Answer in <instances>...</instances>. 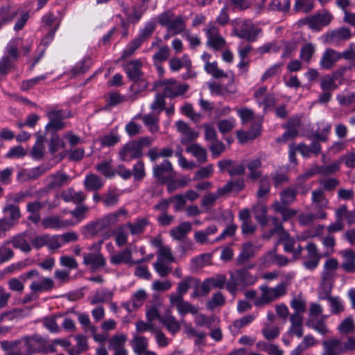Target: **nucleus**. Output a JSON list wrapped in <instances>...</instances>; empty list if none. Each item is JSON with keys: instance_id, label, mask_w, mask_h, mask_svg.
<instances>
[{"instance_id": "obj_1", "label": "nucleus", "mask_w": 355, "mask_h": 355, "mask_svg": "<svg viewBox=\"0 0 355 355\" xmlns=\"http://www.w3.org/2000/svg\"><path fill=\"white\" fill-rule=\"evenodd\" d=\"M237 114L241 119L242 124L252 123V126L248 131H239L237 137L239 141L242 143H246L249 140H252L261 134V120L255 117L253 111L247 107H243L237 110Z\"/></svg>"}, {"instance_id": "obj_2", "label": "nucleus", "mask_w": 355, "mask_h": 355, "mask_svg": "<svg viewBox=\"0 0 355 355\" xmlns=\"http://www.w3.org/2000/svg\"><path fill=\"white\" fill-rule=\"evenodd\" d=\"M327 315L323 314V307L317 302H311L309 308V318L306 321L308 327L313 329L322 336L330 333V330L325 322Z\"/></svg>"}, {"instance_id": "obj_3", "label": "nucleus", "mask_w": 355, "mask_h": 355, "mask_svg": "<svg viewBox=\"0 0 355 355\" xmlns=\"http://www.w3.org/2000/svg\"><path fill=\"white\" fill-rule=\"evenodd\" d=\"M258 277L251 275L248 270H238L235 272L232 273L230 278L227 283V290L234 293L238 286H245L252 285L257 282Z\"/></svg>"}, {"instance_id": "obj_4", "label": "nucleus", "mask_w": 355, "mask_h": 355, "mask_svg": "<svg viewBox=\"0 0 355 355\" xmlns=\"http://www.w3.org/2000/svg\"><path fill=\"white\" fill-rule=\"evenodd\" d=\"M261 31V30L255 26L251 20H242L237 23L233 33L239 38L245 39L248 42H254Z\"/></svg>"}, {"instance_id": "obj_5", "label": "nucleus", "mask_w": 355, "mask_h": 355, "mask_svg": "<svg viewBox=\"0 0 355 355\" xmlns=\"http://www.w3.org/2000/svg\"><path fill=\"white\" fill-rule=\"evenodd\" d=\"M15 344L19 346L26 355H33L37 352H40L43 338L38 335H35L31 337H24L15 341Z\"/></svg>"}, {"instance_id": "obj_6", "label": "nucleus", "mask_w": 355, "mask_h": 355, "mask_svg": "<svg viewBox=\"0 0 355 355\" xmlns=\"http://www.w3.org/2000/svg\"><path fill=\"white\" fill-rule=\"evenodd\" d=\"M311 201L316 210V217L318 219L326 218L327 214L325 209L329 207V200L325 197L324 192L320 189L313 191Z\"/></svg>"}, {"instance_id": "obj_7", "label": "nucleus", "mask_w": 355, "mask_h": 355, "mask_svg": "<svg viewBox=\"0 0 355 355\" xmlns=\"http://www.w3.org/2000/svg\"><path fill=\"white\" fill-rule=\"evenodd\" d=\"M352 33L349 28L342 27L330 32H327L321 37L324 42H328L332 45H339L342 42L351 38Z\"/></svg>"}, {"instance_id": "obj_8", "label": "nucleus", "mask_w": 355, "mask_h": 355, "mask_svg": "<svg viewBox=\"0 0 355 355\" xmlns=\"http://www.w3.org/2000/svg\"><path fill=\"white\" fill-rule=\"evenodd\" d=\"M205 33L207 37V44L209 46L216 51L225 46V40L219 35L218 29L214 23L208 24Z\"/></svg>"}, {"instance_id": "obj_9", "label": "nucleus", "mask_w": 355, "mask_h": 355, "mask_svg": "<svg viewBox=\"0 0 355 355\" xmlns=\"http://www.w3.org/2000/svg\"><path fill=\"white\" fill-rule=\"evenodd\" d=\"M279 242L284 245V251L291 253L294 259H298L301 257L303 248L300 245H296V240L291 237L286 232L281 231Z\"/></svg>"}, {"instance_id": "obj_10", "label": "nucleus", "mask_w": 355, "mask_h": 355, "mask_svg": "<svg viewBox=\"0 0 355 355\" xmlns=\"http://www.w3.org/2000/svg\"><path fill=\"white\" fill-rule=\"evenodd\" d=\"M119 157L122 161L130 162L132 159L139 158L143 155L140 145L136 141L125 144L119 150Z\"/></svg>"}, {"instance_id": "obj_11", "label": "nucleus", "mask_w": 355, "mask_h": 355, "mask_svg": "<svg viewBox=\"0 0 355 355\" xmlns=\"http://www.w3.org/2000/svg\"><path fill=\"white\" fill-rule=\"evenodd\" d=\"M169 298L171 305L176 307L178 313L181 316H184L187 313L194 315L198 313V308L192 305L191 303L184 301L183 300V297L181 295L171 294Z\"/></svg>"}, {"instance_id": "obj_12", "label": "nucleus", "mask_w": 355, "mask_h": 355, "mask_svg": "<svg viewBox=\"0 0 355 355\" xmlns=\"http://www.w3.org/2000/svg\"><path fill=\"white\" fill-rule=\"evenodd\" d=\"M163 94L165 97L173 98L186 92L188 86L186 84L178 83L174 79H169L163 83Z\"/></svg>"}, {"instance_id": "obj_13", "label": "nucleus", "mask_w": 355, "mask_h": 355, "mask_svg": "<svg viewBox=\"0 0 355 355\" xmlns=\"http://www.w3.org/2000/svg\"><path fill=\"white\" fill-rule=\"evenodd\" d=\"M332 19L333 17L330 12L323 11L318 15L308 17L306 20L310 28L319 31L322 27L328 26Z\"/></svg>"}, {"instance_id": "obj_14", "label": "nucleus", "mask_w": 355, "mask_h": 355, "mask_svg": "<svg viewBox=\"0 0 355 355\" xmlns=\"http://www.w3.org/2000/svg\"><path fill=\"white\" fill-rule=\"evenodd\" d=\"M342 58V54L332 49H326L322 53L320 60V67L321 69L329 70L339 61Z\"/></svg>"}, {"instance_id": "obj_15", "label": "nucleus", "mask_w": 355, "mask_h": 355, "mask_svg": "<svg viewBox=\"0 0 355 355\" xmlns=\"http://www.w3.org/2000/svg\"><path fill=\"white\" fill-rule=\"evenodd\" d=\"M322 355H342L344 354L343 342L336 338H331L322 342Z\"/></svg>"}, {"instance_id": "obj_16", "label": "nucleus", "mask_w": 355, "mask_h": 355, "mask_svg": "<svg viewBox=\"0 0 355 355\" xmlns=\"http://www.w3.org/2000/svg\"><path fill=\"white\" fill-rule=\"evenodd\" d=\"M38 275L37 270H31L26 273L22 274L19 278H12L8 285L10 290L19 293H22L24 289V284L28 279H33L34 276Z\"/></svg>"}, {"instance_id": "obj_17", "label": "nucleus", "mask_w": 355, "mask_h": 355, "mask_svg": "<svg viewBox=\"0 0 355 355\" xmlns=\"http://www.w3.org/2000/svg\"><path fill=\"white\" fill-rule=\"evenodd\" d=\"M153 173L162 182H167L173 178L172 166L168 160H164L160 165L156 166L153 168Z\"/></svg>"}, {"instance_id": "obj_18", "label": "nucleus", "mask_w": 355, "mask_h": 355, "mask_svg": "<svg viewBox=\"0 0 355 355\" xmlns=\"http://www.w3.org/2000/svg\"><path fill=\"white\" fill-rule=\"evenodd\" d=\"M34 277L36 279L30 285V288L33 293L49 291L53 288L54 283L51 278L40 275L39 272L37 276H34L33 278Z\"/></svg>"}, {"instance_id": "obj_19", "label": "nucleus", "mask_w": 355, "mask_h": 355, "mask_svg": "<svg viewBox=\"0 0 355 355\" xmlns=\"http://www.w3.org/2000/svg\"><path fill=\"white\" fill-rule=\"evenodd\" d=\"M83 263L89 266L92 270H98L105 265V259L99 252L85 253Z\"/></svg>"}, {"instance_id": "obj_20", "label": "nucleus", "mask_w": 355, "mask_h": 355, "mask_svg": "<svg viewBox=\"0 0 355 355\" xmlns=\"http://www.w3.org/2000/svg\"><path fill=\"white\" fill-rule=\"evenodd\" d=\"M178 131L181 134V142L183 144L196 139L199 134L196 130L191 129L187 123L182 121H178L175 123Z\"/></svg>"}, {"instance_id": "obj_21", "label": "nucleus", "mask_w": 355, "mask_h": 355, "mask_svg": "<svg viewBox=\"0 0 355 355\" xmlns=\"http://www.w3.org/2000/svg\"><path fill=\"white\" fill-rule=\"evenodd\" d=\"M148 218H137L132 222L127 223L125 225L132 236L140 235L149 225Z\"/></svg>"}, {"instance_id": "obj_22", "label": "nucleus", "mask_w": 355, "mask_h": 355, "mask_svg": "<svg viewBox=\"0 0 355 355\" xmlns=\"http://www.w3.org/2000/svg\"><path fill=\"white\" fill-rule=\"evenodd\" d=\"M49 122L46 125V129L52 128L55 130H61L64 127L62 119L66 117L65 114L61 110H53L48 114Z\"/></svg>"}, {"instance_id": "obj_23", "label": "nucleus", "mask_w": 355, "mask_h": 355, "mask_svg": "<svg viewBox=\"0 0 355 355\" xmlns=\"http://www.w3.org/2000/svg\"><path fill=\"white\" fill-rule=\"evenodd\" d=\"M42 224L46 229H61L69 227L73 223L69 220H62L60 216H49L42 220Z\"/></svg>"}, {"instance_id": "obj_24", "label": "nucleus", "mask_w": 355, "mask_h": 355, "mask_svg": "<svg viewBox=\"0 0 355 355\" xmlns=\"http://www.w3.org/2000/svg\"><path fill=\"white\" fill-rule=\"evenodd\" d=\"M159 322L162 323L166 327V329L173 335H175L180 331V322L176 320L170 311L166 312V314L162 315V318H159Z\"/></svg>"}, {"instance_id": "obj_25", "label": "nucleus", "mask_w": 355, "mask_h": 355, "mask_svg": "<svg viewBox=\"0 0 355 355\" xmlns=\"http://www.w3.org/2000/svg\"><path fill=\"white\" fill-rule=\"evenodd\" d=\"M114 295L112 291L103 288L96 290L89 298V302L92 305L99 303L109 302L112 300Z\"/></svg>"}, {"instance_id": "obj_26", "label": "nucleus", "mask_w": 355, "mask_h": 355, "mask_svg": "<svg viewBox=\"0 0 355 355\" xmlns=\"http://www.w3.org/2000/svg\"><path fill=\"white\" fill-rule=\"evenodd\" d=\"M192 226L189 222H182L178 226L170 230L169 234L176 241H182L186 238L187 234L191 231Z\"/></svg>"}, {"instance_id": "obj_27", "label": "nucleus", "mask_w": 355, "mask_h": 355, "mask_svg": "<svg viewBox=\"0 0 355 355\" xmlns=\"http://www.w3.org/2000/svg\"><path fill=\"white\" fill-rule=\"evenodd\" d=\"M110 262L114 265L122 263L133 265L137 263L132 259V248L130 247L126 248L119 253L112 255L110 259Z\"/></svg>"}, {"instance_id": "obj_28", "label": "nucleus", "mask_w": 355, "mask_h": 355, "mask_svg": "<svg viewBox=\"0 0 355 355\" xmlns=\"http://www.w3.org/2000/svg\"><path fill=\"white\" fill-rule=\"evenodd\" d=\"M134 119H141L144 124L148 128L151 133L159 131V115L155 113H150L146 115L137 114Z\"/></svg>"}, {"instance_id": "obj_29", "label": "nucleus", "mask_w": 355, "mask_h": 355, "mask_svg": "<svg viewBox=\"0 0 355 355\" xmlns=\"http://www.w3.org/2000/svg\"><path fill=\"white\" fill-rule=\"evenodd\" d=\"M291 327L288 333L301 338L303 335V316L299 313H293L290 317Z\"/></svg>"}, {"instance_id": "obj_30", "label": "nucleus", "mask_w": 355, "mask_h": 355, "mask_svg": "<svg viewBox=\"0 0 355 355\" xmlns=\"http://www.w3.org/2000/svg\"><path fill=\"white\" fill-rule=\"evenodd\" d=\"M141 67L142 62L139 60H134L125 65V71L130 80H137L141 76Z\"/></svg>"}, {"instance_id": "obj_31", "label": "nucleus", "mask_w": 355, "mask_h": 355, "mask_svg": "<svg viewBox=\"0 0 355 355\" xmlns=\"http://www.w3.org/2000/svg\"><path fill=\"white\" fill-rule=\"evenodd\" d=\"M61 198L67 202L79 204L86 199V195L83 191H76L73 188H69L61 193Z\"/></svg>"}, {"instance_id": "obj_32", "label": "nucleus", "mask_w": 355, "mask_h": 355, "mask_svg": "<svg viewBox=\"0 0 355 355\" xmlns=\"http://www.w3.org/2000/svg\"><path fill=\"white\" fill-rule=\"evenodd\" d=\"M336 218H340L343 223L345 221L349 225L355 223V209L349 211L345 205L340 206L335 211Z\"/></svg>"}, {"instance_id": "obj_33", "label": "nucleus", "mask_w": 355, "mask_h": 355, "mask_svg": "<svg viewBox=\"0 0 355 355\" xmlns=\"http://www.w3.org/2000/svg\"><path fill=\"white\" fill-rule=\"evenodd\" d=\"M21 44L22 39L20 37L11 39L5 48L4 55L12 58V60H17L19 55V49Z\"/></svg>"}, {"instance_id": "obj_34", "label": "nucleus", "mask_w": 355, "mask_h": 355, "mask_svg": "<svg viewBox=\"0 0 355 355\" xmlns=\"http://www.w3.org/2000/svg\"><path fill=\"white\" fill-rule=\"evenodd\" d=\"M345 261L341 268L347 272H352L355 270V252L352 250H344L339 252Z\"/></svg>"}, {"instance_id": "obj_35", "label": "nucleus", "mask_w": 355, "mask_h": 355, "mask_svg": "<svg viewBox=\"0 0 355 355\" xmlns=\"http://www.w3.org/2000/svg\"><path fill=\"white\" fill-rule=\"evenodd\" d=\"M338 268V261L334 258L327 259L323 266L322 279H333Z\"/></svg>"}, {"instance_id": "obj_36", "label": "nucleus", "mask_w": 355, "mask_h": 355, "mask_svg": "<svg viewBox=\"0 0 355 355\" xmlns=\"http://www.w3.org/2000/svg\"><path fill=\"white\" fill-rule=\"evenodd\" d=\"M19 14L18 8L5 6L0 8V28L6 24L11 21Z\"/></svg>"}, {"instance_id": "obj_37", "label": "nucleus", "mask_w": 355, "mask_h": 355, "mask_svg": "<svg viewBox=\"0 0 355 355\" xmlns=\"http://www.w3.org/2000/svg\"><path fill=\"white\" fill-rule=\"evenodd\" d=\"M259 289L261 294L254 301V305L256 306H263L274 302L270 287L266 284H262L260 286Z\"/></svg>"}, {"instance_id": "obj_38", "label": "nucleus", "mask_w": 355, "mask_h": 355, "mask_svg": "<svg viewBox=\"0 0 355 355\" xmlns=\"http://www.w3.org/2000/svg\"><path fill=\"white\" fill-rule=\"evenodd\" d=\"M89 207L87 205L84 204L78 205L74 209L70 211V214L74 219L70 220L72 221L73 224L69 225V226H74L82 222L87 217Z\"/></svg>"}, {"instance_id": "obj_39", "label": "nucleus", "mask_w": 355, "mask_h": 355, "mask_svg": "<svg viewBox=\"0 0 355 355\" xmlns=\"http://www.w3.org/2000/svg\"><path fill=\"white\" fill-rule=\"evenodd\" d=\"M191 67V61L189 55H184L181 58H173L169 60V68L172 71H178L182 68L189 69Z\"/></svg>"}, {"instance_id": "obj_40", "label": "nucleus", "mask_w": 355, "mask_h": 355, "mask_svg": "<svg viewBox=\"0 0 355 355\" xmlns=\"http://www.w3.org/2000/svg\"><path fill=\"white\" fill-rule=\"evenodd\" d=\"M252 211L257 222L261 225H266L268 223V207L265 204L257 203L252 207Z\"/></svg>"}, {"instance_id": "obj_41", "label": "nucleus", "mask_w": 355, "mask_h": 355, "mask_svg": "<svg viewBox=\"0 0 355 355\" xmlns=\"http://www.w3.org/2000/svg\"><path fill=\"white\" fill-rule=\"evenodd\" d=\"M246 167L249 171V178L257 180L261 175L260 170L261 167V161L259 158H254L247 162Z\"/></svg>"}, {"instance_id": "obj_42", "label": "nucleus", "mask_w": 355, "mask_h": 355, "mask_svg": "<svg viewBox=\"0 0 355 355\" xmlns=\"http://www.w3.org/2000/svg\"><path fill=\"white\" fill-rule=\"evenodd\" d=\"M84 184L87 190L96 191L103 186L104 182L96 175L89 174L85 177Z\"/></svg>"}, {"instance_id": "obj_43", "label": "nucleus", "mask_w": 355, "mask_h": 355, "mask_svg": "<svg viewBox=\"0 0 355 355\" xmlns=\"http://www.w3.org/2000/svg\"><path fill=\"white\" fill-rule=\"evenodd\" d=\"M266 87H263L258 89L254 94L257 103L263 106L264 110L270 107L274 103V98L271 96H265Z\"/></svg>"}, {"instance_id": "obj_44", "label": "nucleus", "mask_w": 355, "mask_h": 355, "mask_svg": "<svg viewBox=\"0 0 355 355\" xmlns=\"http://www.w3.org/2000/svg\"><path fill=\"white\" fill-rule=\"evenodd\" d=\"M45 170L43 167H35L29 170H24L18 173L17 178L20 181L35 179L43 174Z\"/></svg>"}, {"instance_id": "obj_45", "label": "nucleus", "mask_w": 355, "mask_h": 355, "mask_svg": "<svg viewBox=\"0 0 355 355\" xmlns=\"http://www.w3.org/2000/svg\"><path fill=\"white\" fill-rule=\"evenodd\" d=\"M45 170L43 167H35L29 170H24L18 173L17 178L20 181L35 179L43 174Z\"/></svg>"}, {"instance_id": "obj_46", "label": "nucleus", "mask_w": 355, "mask_h": 355, "mask_svg": "<svg viewBox=\"0 0 355 355\" xmlns=\"http://www.w3.org/2000/svg\"><path fill=\"white\" fill-rule=\"evenodd\" d=\"M101 225L102 224L101 221H92L82 226L80 232L85 237L90 238L94 236L98 233Z\"/></svg>"}, {"instance_id": "obj_47", "label": "nucleus", "mask_w": 355, "mask_h": 355, "mask_svg": "<svg viewBox=\"0 0 355 355\" xmlns=\"http://www.w3.org/2000/svg\"><path fill=\"white\" fill-rule=\"evenodd\" d=\"M325 300L328 302L331 314L336 315L344 311L343 301L338 296H331Z\"/></svg>"}, {"instance_id": "obj_48", "label": "nucleus", "mask_w": 355, "mask_h": 355, "mask_svg": "<svg viewBox=\"0 0 355 355\" xmlns=\"http://www.w3.org/2000/svg\"><path fill=\"white\" fill-rule=\"evenodd\" d=\"M8 243H11L14 248H18L24 252H28L31 250L30 244L26 241L22 235L14 236L10 240L5 243V244Z\"/></svg>"}, {"instance_id": "obj_49", "label": "nucleus", "mask_w": 355, "mask_h": 355, "mask_svg": "<svg viewBox=\"0 0 355 355\" xmlns=\"http://www.w3.org/2000/svg\"><path fill=\"white\" fill-rule=\"evenodd\" d=\"M186 151L192 154L200 162H205L207 160L205 149L197 144L187 146Z\"/></svg>"}, {"instance_id": "obj_50", "label": "nucleus", "mask_w": 355, "mask_h": 355, "mask_svg": "<svg viewBox=\"0 0 355 355\" xmlns=\"http://www.w3.org/2000/svg\"><path fill=\"white\" fill-rule=\"evenodd\" d=\"M128 337L124 334H116L109 340V348L110 349H124Z\"/></svg>"}, {"instance_id": "obj_51", "label": "nucleus", "mask_w": 355, "mask_h": 355, "mask_svg": "<svg viewBox=\"0 0 355 355\" xmlns=\"http://www.w3.org/2000/svg\"><path fill=\"white\" fill-rule=\"evenodd\" d=\"M331 125L329 123L324 121L318 123V128L314 132L313 136L318 140L320 141H325L328 139V135L330 132Z\"/></svg>"}, {"instance_id": "obj_52", "label": "nucleus", "mask_w": 355, "mask_h": 355, "mask_svg": "<svg viewBox=\"0 0 355 355\" xmlns=\"http://www.w3.org/2000/svg\"><path fill=\"white\" fill-rule=\"evenodd\" d=\"M198 285V283L196 279L191 277H187L179 282L178 286V293L176 295L183 297V295H184L191 286H197Z\"/></svg>"}, {"instance_id": "obj_53", "label": "nucleus", "mask_w": 355, "mask_h": 355, "mask_svg": "<svg viewBox=\"0 0 355 355\" xmlns=\"http://www.w3.org/2000/svg\"><path fill=\"white\" fill-rule=\"evenodd\" d=\"M245 184L243 180H236L229 182L223 187L218 189V192L219 195H223L230 191H240L244 188Z\"/></svg>"}, {"instance_id": "obj_54", "label": "nucleus", "mask_w": 355, "mask_h": 355, "mask_svg": "<svg viewBox=\"0 0 355 355\" xmlns=\"http://www.w3.org/2000/svg\"><path fill=\"white\" fill-rule=\"evenodd\" d=\"M132 345L135 352L138 354L143 353L147 350L148 339L144 336L134 335Z\"/></svg>"}, {"instance_id": "obj_55", "label": "nucleus", "mask_w": 355, "mask_h": 355, "mask_svg": "<svg viewBox=\"0 0 355 355\" xmlns=\"http://www.w3.org/2000/svg\"><path fill=\"white\" fill-rule=\"evenodd\" d=\"M332 288V279H322V283L318 289V298L320 300H326L331 297Z\"/></svg>"}, {"instance_id": "obj_56", "label": "nucleus", "mask_w": 355, "mask_h": 355, "mask_svg": "<svg viewBox=\"0 0 355 355\" xmlns=\"http://www.w3.org/2000/svg\"><path fill=\"white\" fill-rule=\"evenodd\" d=\"M211 256L209 253H204L193 257L191 261V267L197 269L209 265Z\"/></svg>"}, {"instance_id": "obj_57", "label": "nucleus", "mask_w": 355, "mask_h": 355, "mask_svg": "<svg viewBox=\"0 0 355 355\" xmlns=\"http://www.w3.org/2000/svg\"><path fill=\"white\" fill-rule=\"evenodd\" d=\"M171 35H178L185 28V21L182 17H178L173 19L166 27Z\"/></svg>"}, {"instance_id": "obj_58", "label": "nucleus", "mask_w": 355, "mask_h": 355, "mask_svg": "<svg viewBox=\"0 0 355 355\" xmlns=\"http://www.w3.org/2000/svg\"><path fill=\"white\" fill-rule=\"evenodd\" d=\"M125 225H122L116 228L114 232L116 244L121 247L127 243L128 232Z\"/></svg>"}, {"instance_id": "obj_59", "label": "nucleus", "mask_w": 355, "mask_h": 355, "mask_svg": "<svg viewBox=\"0 0 355 355\" xmlns=\"http://www.w3.org/2000/svg\"><path fill=\"white\" fill-rule=\"evenodd\" d=\"M157 259L166 261L167 263L175 262V258L173 255L172 249L168 245H164L157 251Z\"/></svg>"}, {"instance_id": "obj_60", "label": "nucleus", "mask_w": 355, "mask_h": 355, "mask_svg": "<svg viewBox=\"0 0 355 355\" xmlns=\"http://www.w3.org/2000/svg\"><path fill=\"white\" fill-rule=\"evenodd\" d=\"M204 68L207 73L211 75L214 78H220L227 76V73L218 67L216 62L207 63L205 64Z\"/></svg>"}, {"instance_id": "obj_61", "label": "nucleus", "mask_w": 355, "mask_h": 355, "mask_svg": "<svg viewBox=\"0 0 355 355\" xmlns=\"http://www.w3.org/2000/svg\"><path fill=\"white\" fill-rule=\"evenodd\" d=\"M315 51V46L313 44L306 43L300 51V57L303 61L309 63Z\"/></svg>"}, {"instance_id": "obj_62", "label": "nucleus", "mask_w": 355, "mask_h": 355, "mask_svg": "<svg viewBox=\"0 0 355 355\" xmlns=\"http://www.w3.org/2000/svg\"><path fill=\"white\" fill-rule=\"evenodd\" d=\"M146 10V6L144 3L134 6L132 11L128 14V19L132 22H137Z\"/></svg>"}, {"instance_id": "obj_63", "label": "nucleus", "mask_w": 355, "mask_h": 355, "mask_svg": "<svg viewBox=\"0 0 355 355\" xmlns=\"http://www.w3.org/2000/svg\"><path fill=\"white\" fill-rule=\"evenodd\" d=\"M320 87L323 92L336 89L337 88L336 78L330 75L324 76L320 80Z\"/></svg>"}, {"instance_id": "obj_64", "label": "nucleus", "mask_w": 355, "mask_h": 355, "mask_svg": "<svg viewBox=\"0 0 355 355\" xmlns=\"http://www.w3.org/2000/svg\"><path fill=\"white\" fill-rule=\"evenodd\" d=\"M96 170L107 178H111L114 175L112 166V160H105L96 165Z\"/></svg>"}]
</instances>
